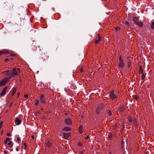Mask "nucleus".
<instances>
[{"instance_id":"nucleus-1","label":"nucleus","mask_w":154,"mask_h":154,"mask_svg":"<svg viewBox=\"0 0 154 154\" xmlns=\"http://www.w3.org/2000/svg\"><path fill=\"white\" fill-rule=\"evenodd\" d=\"M119 62L118 66V68L119 69L123 68L124 67L125 63L124 61L122 58V57L120 56L119 58Z\"/></svg>"},{"instance_id":"nucleus-2","label":"nucleus","mask_w":154,"mask_h":154,"mask_svg":"<svg viewBox=\"0 0 154 154\" xmlns=\"http://www.w3.org/2000/svg\"><path fill=\"white\" fill-rule=\"evenodd\" d=\"M45 97L43 94H41L39 97L40 105L41 104H44L46 103Z\"/></svg>"},{"instance_id":"nucleus-3","label":"nucleus","mask_w":154,"mask_h":154,"mask_svg":"<svg viewBox=\"0 0 154 154\" xmlns=\"http://www.w3.org/2000/svg\"><path fill=\"white\" fill-rule=\"evenodd\" d=\"M20 72V71L19 68H14L11 72L12 77L18 75Z\"/></svg>"},{"instance_id":"nucleus-4","label":"nucleus","mask_w":154,"mask_h":154,"mask_svg":"<svg viewBox=\"0 0 154 154\" xmlns=\"http://www.w3.org/2000/svg\"><path fill=\"white\" fill-rule=\"evenodd\" d=\"M2 73L8 77L7 78L8 79V80L12 77L11 72L9 71H5L2 72Z\"/></svg>"},{"instance_id":"nucleus-5","label":"nucleus","mask_w":154,"mask_h":154,"mask_svg":"<svg viewBox=\"0 0 154 154\" xmlns=\"http://www.w3.org/2000/svg\"><path fill=\"white\" fill-rule=\"evenodd\" d=\"M8 80V79L6 77H5L0 82V87L4 85Z\"/></svg>"},{"instance_id":"nucleus-6","label":"nucleus","mask_w":154,"mask_h":154,"mask_svg":"<svg viewBox=\"0 0 154 154\" xmlns=\"http://www.w3.org/2000/svg\"><path fill=\"white\" fill-rule=\"evenodd\" d=\"M109 96L110 98L112 100H114L115 99L117 98L118 97L114 94L113 91H112L110 94Z\"/></svg>"},{"instance_id":"nucleus-7","label":"nucleus","mask_w":154,"mask_h":154,"mask_svg":"<svg viewBox=\"0 0 154 154\" xmlns=\"http://www.w3.org/2000/svg\"><path fill=\"white\" fill-rule=\"evenodd\" d=\"M71 133H63V138L65 139H67L70 136Z\"/></svg>"},{"instance_id":"nucleus-8","label":"nucleus","mask_w":154,"mask_h":154,"mask_svg":"<svg viewBox=\"0 0 154 154\" xmlns=\"http://www.w3.org/2000/svg\"><path fill=\"white\" fill-rule=\"evenodd\" d=\"M8 7L9 9H11V8H13V5H12V4L10 3H5L4 4V7H6V6H8Z\"/></svg>"},{"instance_id":"nucleus-9","label":"nucleus","mask_w":154,"mask_h":154,"mask_svg":"<svg viewBox=\"0 0 154 154\" xmlns=\"http://www.w3.org/2000/svg\"><path fill=\"white\" fill-rule=\"evenodd\" d=\"M65 122L66 124L68 125H70L72 124L71 120L69 118L66 119L65 120Z\"/></svg>"},{"instance_id":"nucleus-10","label":"nucleus","mask_w":154,"mask_h":154,"mask_svg":"<svg viewBox=\"0 0 154 154\" xmlns=\"http://www.w3.org/2000/svg\"><path fill=\"white\" fill-rule=\"evenodd\" d=\"M7 89V87H5L2 90V92L0 94V95L2 96H3L6 93V91Z\"/></svg>"},{"instance_id":"nucleus-11","label":"nucleus","mask_w":154,"mask_h":154,"mask_svg":"<svg viewBox=\"0 0 154 154\" xmlns=\"http://www.w3.org/2000/svg\"><path fill=\"white\" fill-rule=\"evenodd\" d=\"M15 123L17 125H19L21 123L22 121L18 118H16L15 120Z\"/></svg>"},{"instance_id":"nucleus-12","label":"nucleus","mask_w":154,"mask_h":154,"mask_svg":"<svg viewBox=\"0 0 154 154\" xmlns=\"http://www.w3.org/2000/svg\"><path fill=\"white\" fill-rule=\"evenodd\" d=\"M101 39V38L100 35L98 34V37L96 38H95V43L96 44H97L98 43V42H99V41Z\"/></svg>"},{"instance_id":"nucleus-13","label":"nucleus","mask_w":154,"mask_h":154,"mask_svg":"<svg viewBox=\"0 0 154 154\" xmlns=\"http://www.w3.org/2000/svg\"><path fill=\"white\" fill-rule=\"evenodd\" d=\"M9 51L8 50H4L0 51V55H2L3 54H8Z\"/></svg>"},{"instance_id":"nucleus-14","label":"nucleus","mask_w":154,"mask_h":154,"mask_svg":"<svg viewBox=\"0 0 154 154\" xmlns=\"http://www.w3.org/2000/svg\"><path fill=\"white\" fill-rule=\"evenodd\" d=\"M48 58V56L47 54H44L42 55V59H43V60L44 61H45L46 60H47Z\"/></svg>"},{"instance_id":"nucleus-15","label":"nucleus","mask_w":154,"mask_h":154,"mask_svg":"<svg viewBox=\"0 0 154 154\" xmlns=\"http://www.w3.org/2000/svg\"><path fill=\"white\" fill-rule=\"evenodd\" d=\"M132 20L133 22L136 24L139 21V19L137 17H134L133 18Z\"/></svg>"},{"instance_id":"nucleus-16","label":"nucleus","mask_w":154,"mask_h":154,"mask_svg":"<svg viewBox=\"0 0 154 154\" xmlns=\"http://www.w3.org/2000/svg\"><path fill=\"white\" fill-rule=\"evenodd\" d=\"M136 24L140 27H143V24L142 22L138 21Z\"/></svg>"},{"instance_id":"nucleus-17","label":"nucleus","mask_w":154,"mask_h":154,"mask_svg":"<svg viewBox=\"0 0 154 154\" xmlns=\"http://www.w3.org/2000/svg\"><path fill=\"white\" fill-rule=\"evenodd\" d=\"M79 132L80 134H82V126L81 125L79 126Z\"/></svg>"},{"instance_id":"nucleus-18","label":"nucleus","mask_w":154,"mask_h":154,"mask_svg":"<svg viewBox=\"0 0 154 154\" xmlns=\"http://www.w3.org/2000/svg\"><path fill=\"white\" fill-rule=\"evenodd\" d=\"M32 50H33V51H36L37 47H36V46L35 45V44H34V43H33V45H32Z\"/></svg>"},{"instance_id":"nucleus-19","label":"nucleus","mask_w":154,"mask_h":154,"mask_svg":"<svg viewBox=\"0 0 154 154\" xmlns=\"http://www.w3.org/2000/svg\"><path fill=\"white\" fill-rule=\"evenodd\" d=\"M70 130L71 129L68 127H65L63 129V131H70Z\"/></svg>"},{"instance_id":"nucleus-20","label":"nucleus","mask_w":154,"mask_h":154,"mask_svg":"<svg viewBox=\"0 0 154 154\" xmlns=\"http://www.w3.org/2000/svg\"><path fill=\"white\" fill-rule=\"evenodd\" d=\"M17 90V88H14L12 89V95L13 96Z\"/></svg>"},{"instance_id":"nucleus-21","label":"nucleus","mask_w":154,"mask_h":154,"mask_svg":"<svg viewBox=\"0 0 154 154\" xmlns=\"http://www.w3.org/2000/svg\"><path fill=\"white\" fill-rule=\"evenodd\" d=\"M150 27L152 29H154V22L152 21L151 22V24L150 26Z\"/></svg>"},{"instance_id":"nucleus-22","label":"nucleus","mask_w":154,"mask_h":154,"mask_svg":"<svg viewBox=\"0 0 154 154\" xmlns=\"http://www.w3.org/2000/svg\"><path fill=\"white\" fill-rule=\"evenodd\" d=\"M143 72V70L142 69V68L141 67V66H140V69H139V73L140 74H142Z\"/></svg>"},{"instance_id":"nucleus-23","label":"nucleus","mask_w":154,"mask_h":154,"mask_svg":"<svg viewBox=\"0 0 154 154\" xmlns=\"http://www.w3.org/2000/svg\"><path fill=\"white\" fill-rule=\"evenodd\" d=\"M101 110L100 108L99 107H98L96 110L97 113V114H99L100 113V111Z\"/></svg>"},{"instance_id":"nucleus-24","label":"nucleus","mask_w":154,"mask_h":154,"mask_svg":"<svg viewBox=\"0 0 154 154\" xmlns=\"http://www.w3.org/2000/svg\"><path fill=\"white\" fill-rule=\"evenodd\" d=\"M124 110V107L123 106H121L119 109V111L122 112Z\"/></svg>"},{"instance_id":"nucleus-25","label":"nucleus","mask_w":154,"mask_h":154,"mask_svg":"<svg viewBox=\"0 0 154 154\" xmlns=\"http://www.w3.org/2000/svg\"><path fill=\"white\" fill-rule=\"evenodd\" d=\"M8 145L9 147H12L13 146L12 142L11 141L9 142L8 143Z\"/></svg>"},{"instance_id":"nucleus-26","label":"nucleus","mask_w":154,"mask_h":154,"mask_svg":"<svg viewBox=\"0 0 154 154\" xmlns=\"http://www.w3.org/2000/svg\"><path fill=\"white\" fill-rule=\"evenodd\" d=\"M128 120L129 122H131L132 121V119L131 117H128Z\"/></svg>"},{"instance_id":"nucleus-27","label":"nucleus","mask_w":154,"mask_h":154,"mask_svg":"<svg viewBox=\"0 0 154 154\" xmlns=\"http://www.w3.org/2000/svg\"><path fill=\"white\" fill-rule=\"evenodd\" d=\"M145 77V75L144 74H142V75L141 76V79L143 80Z\"/></svg>"},{"instance_id":"nucleus-28","label":"nucleus","mask_w":154,"mask_h":154,"mask_svg":"<svg viewBox=\"0 0 154 154\" xmlns=\"http://www.w3.org/2000/svg\"><path fill=\"white\" fill-rule=\"evenodd\" d=\"M23 147L24 149H26L27 148V146L26 143H24V145L23 146Z\"/></svg>"},{"instance_id":"nucleus-29","label":"nucleus","mask_w":154,"mask_h":154,"mask_svg":"<svg viewBox=\"0 0 154 154\" xmlns=\"http://www.w3.org/2000/svg\"><path fill=\"white\" fill-rule=\"evenodd\" d=\"M39 100H36L35 101V105H38V104Z\"/></svg>"},{"instance_id":"nucleus-30","label":"nucleus","mask_w":154,"mask_h":154,"mask_svg":"<svg viewBox=\"0 0 154 154\" xmlns=\"http://www.w3.org/2000/svg\"><path fill=\"white\" fill-rule=\"evenodd\" d=\"M125 24L126 26H128L129 25V23L128 22H125Z\"/></svg>"},{"instance_id":"nucleus-31","label":"nucleus","mask_w":154,"mask_h":154,"mask_svg":"<svg viewBox=\"0 0 154 154\" xmlns=\"http://www.w3.org/2000/svg\"><path fill=\"white\" fill-rule=\"evenodd\" d=\"M107 113L108 114V115L109 116H111L112 115L111 112L109 110L108 112Z\"/></svg>"},{"instance_id":"nucleus-32","label":"nucleus","mask_w":154,"mask_h":154,"mask_svg":"<svg viewBox=\"0 0 154 154\" xmlns=\"http://www.w3.org/2000/svg\"><path fill=\"white\" fill-rule=\"evenodd\" d=\"M3 123V122L2 121L0 123V129L2 128V126Z\"/></svg>"},{"instance_id":"nucleus-33","label":"nucleus","mask_w":154,"mask_h":154,"mask_svg":"<svg viewBox=\"0 0 154 154\" xmlns=\"http://www.w3.org/2000/svg\"><path fill=\"white\" fill-rule=\"evenodd\" d=\"M134 99H135L136 100H137L138 99L139 97L138 96H134Z\"/></svg>"},{"instance_id":"nucleus-34","label":"nucleus","mask_w":154,"mask_h":154,"mask_svg":"<svg viewBox=\"0 0 154 154\" xmlns=\"http://www.w3.org/2000/svg\"><path fill=\"white\" fill-rule=\"evenodd\" d=\"M78 145L79 146H82V144L80 142H79L78 143Z\"/></svg>"},{"instance_id":"nucleus-35","label":"nucleus","mask_w":154,"mask_h":154,"mask_svg":"<svg viewBox=\"0 0 154 154\" xmlns=\"http://www.w3.org/2000/svg\"><path fill=\"white\" fill-rule=\"evenodd\" d=\"M7 141H9L10 140V138L9 137H7L6 138V140Z\"/></svg>"},{"instance_id":"nucleus-36","label":"nucleus","mask_w":154,"mask_h":154,"mask_svg":"<svg viewBox=\"0 0 154 154\" xmlns=\"http://www.w3.org/2000/svg\"><path fill=\"white\" fill-rule=\"evenodd\" d=\"M11 135L9 133H7V136L8 137H10L11 136Z\"/></svg>"},{"instance_id":"nucleus-37","label":"nucleus","mask_w":154,"mask_h":154,"mask_svg":"<svg viewBox=\"0 0 154 154\" xmlns=\"http://www.w3.org/2000/svg\"><path fill=\"white\" fill-rule=\"evenodd\" d=\"M130 64H131V62H130V61H129L128 63V66L129 67L130 66Z\"/></svg>"},{"instance_id":"nucleus-38","label":"nucleus","mask_w":154,"mask_h":154,"mask_svg":"<svg viewBox=\"0 0 154 154\" xmlns=\"http://www.w3.org/2000/svg\"><path fill=\"white\" fill-rule=\"evenodd\" d=\"M83 71H84V70L82 68H81L80 69V71L81 72H83Z\"/></svg>"},{"instance_id":"nucleus-39","label":"nucleus","mask_w":154,"mask_h":154,"mask_svg":"<svg viewBox=\"0 0 154 154\" xmlns=\"http://www.w3.org/2000/svg\"><path fill=\"white\" fill-rule=\"evenodd\" d=\"M8 58H6L5 60V62H7L8 61Z\"/></svg>"},{"instance_id":"nucleus-40","label":"nucleus","mask_w":154,"mask_h":154,"mask_svg":"<svg viewBox=\"0 0 154 154\" xmlns=\"http://www.w3.org/2000/svg\"><path fill=\"white\" fill-rule=\"evenodd\" d=\"M24 96L25 97L27 98L28 97V95L27 94H25Z\"/></svg>"},{"instance_id":"nucleus-41","label":"nucleus","mask_w":154,"mask_h":154,"mask_svg":"<svg viewBox=\"0 0 154 154\" xmlns=\"http://www.w3.org/2000/svg\"><path fill=\"white\" fill-rule=\"evenodd\" d=\"M20 138H19V137H18L17 139V140L18 141H20Z\"/></svg>"},{"instance_id":"nucleus-42","label":"nucleus","mask_w":154,"mask_h":154,"mask_svg":"<svg viewBox=\"0 0 154 154\" xmlns=\"http://www.w3.org/2000/svg\"><path fill=\"white\" fill-rule=\"evenodd\" d=\"M7 153H8V151H7L5 150V151H4V154H7Z\"/></svg>"},{"instance_id":"nucleus-43","label":"nucleus","mask_w":154,"mask_h":154,"mask_svg":"<svg viewBox=\"0 0 154 154\" xmlns=\"http://www.w3.org/2000/svg\"><path fill=\"white\" fill-rule=\"evenodd\" d=\"M89 138V137L87 136L85 138L86 139H88Z\"/></svg>"},{"instance_id":"nucleus-44","label":"nucleus","mask_w":154,"mask_h":154,"mask_svg":"<svg viewBox=\"0 0 154 154\" xmlns=\"http://www.w3.org/2000/svg\"><path fill=\"white\" fill-rule=\"evenodd\" d=\"M31 137L32 139H34V136L32 135L31 136Z\"/></svg>"},{"instance_id":"nucleus-45","label":"nucleus","mask_w":154,"mask_h":154,"mask_svg":"<svg viewBox=\"0 0 154 154\" xmlns=\"http://www.w3.org/2000/svg\"><path fill=\"white\" fill-rule=\"evenodd\" d=\"M79 154H83V152L82 151Z\"/></svg>"},{"instance_id":"nucleus-46","label":"nucleus","mask_w":154,"mask_h":154,"mask_svg":"<svg viewBox=\"0 0 154 154\" xmlns=\"http://www.w3.org/2000/svg\"><path fill=\"white\" fill-rule=\"evenodd\" d=\"M7 142L6 140H5V144H7Z\"/></svg>"},{"instance_id":"nucleus-47","label":"nucleus","mask_w":154,"mask_h":154,"mask_svg":"<svg viewBox=\"0 0 154 154\" xmlns=\"http://www.w3.org/2000/svg\"><path fill=\"white\" fill-rule=\"evenodd\" d=\"M118 29H119L118 27H116L115 28V29H116V30H117Z\"/></svg>"},{"instance_id":"nucleus-48","label":"nucleus","mask_w":154,"mask_h":154,"mask_svg":"<svg viewBox=\"0 0 154 154\" xmlns=\"http://www.w3.org/2000/svg\"><path fill=\"white\" fill-rule=\"evenodd\" d=\"M16 150L17 151H18V148L17 147V148H16Z\"/></svg>"},{"instance_id":"nucleus-49","label":"nucleus","mask_w":154,"mask_h":154,"mask_svg":"<svg viewBox=\"0 0 154 154\" xmlns=\"http://www.w3.org/2000/svg\"><path fill=\"white\" fill-rule=\"evenodd\" d=\"M20 94V93H19L18 94V96Z\"/></svg>"},{"instance_id":"nucleus-50","label":"nucleus","mask_w":154,"mask_h":154,"mask_svg":"<svg viewBox=\"0 0 154 154\" xmlns=\"http://www.w3.org/2000/svg\"><path fill=\"white\" fill-rule=\"evenodd\" d=\"M11 56H13V55H12V54H11Z\"/></svg>"},{"instance_id":"nucleus-51","label":"nucleus","mask_w":154,"mask_h":154,"mask_svg":"<svg viewBox=\"0 0 154 154\" xmlns=\"http://www.w3.org/2000/svg\"><path fill=\"white\" fill-rule=\"evenodd\" d=\"M109 154H112L111 153H109Z\"/></svg>"},{"instance_id":"nucleus-52","label":"nucleus","mask_w":154,"mask_h":154,"mask_svg":"<svg viewBox=\"0 0 154 154\" xmlns=\"http://www.w3.org/2000/svg\"><path fill=\"white\" fill-rule=\"evenodd\" d=\"M146 154H147V153H146Z\"/></svg>"}]
</instances>
